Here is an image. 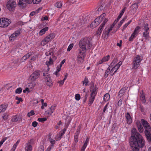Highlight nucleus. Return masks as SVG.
<instances>
[{"label": "nucleus", "mask_w": 151, "mask_h": 151, "mask_svg": "<svg viewBox=\"0 0 151 151\" xmlns=\"http://www.w3.org/2000/svg\"><path fill=\"white\" fill-rule=\"evenodd\" d=\"M140 100L143 103H145L146 101V99L145 95H140Z\"/></svg>", "instance_id": "obj_33"}, {"label": "nucleus", "mask_w": 151, "mask_h": 151, "mask_svg": "<svg viewBox=\"0 0 151 151\" xmlns=\"http://www.w3.org/2000/svg\"><path fill=\"white\" fill-rule=\"evenodd\" d=\"M75 98L76 100H79L81 98L80 95H75Z\"/></svg>", "instance_id": "obj_56"}, {"label": "nucleus", "mask_w": 151, "mask_h": 151, "mask_svg": "<svg viewBox=\"0 0 151 151\" xmlns=\"http://www.w3.org/2000/svg\"><path fill=\"white\" fill-rule=\"evenodd\" d=\"M48 28L47 27H45L44 28L40 30L39 32V34L41 35H42L44 34L46 31H47L48 30Z\"/></svg>", "instance_id": "obj_23"}, {"label": "nucleus", "mask_w": 151, "mask_h": 151, "mask_svg": "<svg viewBox=\"0 0 151 151\" xmlns=\"http://www.w3.org/2000/svg\"><path fill=\"white\" fill-rule=\"evenodd\" d=\"M140 28V27L139 26H137L134 29V30L133 33V34H135L136 35L137 34V31Z\"/></svg>", "instance_id": "obj_44"}, {"label": "nucleus", "mask_w": 151, "mask_h": 151, "mask_svg": "<svg viewBox=\"0 0 151 151\" xmlns=\"http://www.w3.org/2000/svg\"><path fill=\"white\" fill-rule=\"evenodd\" d=\"M127 17L126 16L124 18L119 22V23L118 24V25H120V26H121V25L122 24V23L124 22L125 20L127 19Z\"/></svg>", "instance_id": "obj_43"}, {"label": "nucleus", "mask_w": 151, "mask_h": 151, "mask_svg": "<svg viewBox=\"0 0 151 151\" xmlns=\"http://www.w3.org/2000/svg\"><path fill=\"white\" fill-rule=\"evenodd\" d=\"M18 120V118L17 116V115H15L13 116L11 121L12 122H17Z\"/></svg>", "instance_id": "obj_34"}, {"label": "nucleus", "mask_w": 151, "mask_h": 151, "mask_svg": "<svg viewBox=\"0 0 151 151\" xmlns=\"http://www.w3.org/2000/svg\"><path fill=\"white\" fill-rule=\"evenodd\" d=\"M64 82V81L63 80H61L58 81V83H59L60 85H62L63 84Z\"/></svg>", "instance_id": "obj_64"}, {"label": "nucleus", "mask_w": 151, "mask_h": 151, "mask_svg": "<svg viewBox=\"0 0 151 151\" xmlns=\"http://www.w3.org/2000/svg\"><path fill=\"white\" fill-rule=\"evenodd\" d=\"M41 71L39 70H37L34 71L30 76L29 80L32 81H35L40 76Z\"/></svg>", "instance_id": "obj_4"}, {"label": "nucleus", "mask_w": 151, "mask_h": 151, "mask_svg": "<svg viewBox=\"0 0 151 151\" xmlns=\"http://www.w3.org/2000/svg\"><path fill=\"white\" fill-rule=\"evenodd\" d=\"M141 123L145 129V133L146 137L149 142H151V127L148 122L144 119L141 120Z\"/></svg>", "instance_id": "obj_3"}, {"label": "nucleus", "mask_w": 151, "mask_h": 151, "mask_svg": "<svg viewBox=\"0 0 151 151\" xmlns=\"http://www.w3.org/2000/svg\"><path fill=\"white\" fill-rule=\"evenodd\" d=\"M85 56L84 52H82L81 50H79L77 57V62L78 63H81L84 61Z\"/></svg>", "instance_id": "obj_8"}, {"label": "nucleus", "mask_w": 151, "mask_h": 151, "mask_svg": "<svg viewBox=\"0 0 151 151\" xmlns=\"http://www.w3.org/2000/svg\"><path fill=\"white\" fill-rule=\"evenodd\" d=\"M87 145L86 144H84L82 147L81 151H84L85 149L86 148Z\"/></svg>", "instance_id": "obj_55"}, {"label": "nucleus", "mask_w": 151, "mask_h": 151, "mask_svg": "<svg viewBox=\"0 0 151 151\" xmlns=\"http://www.w3.org/2000/svg\"><path fill=\"white\" fill-rule=\"evenodd\" d=\"M125 116L127 119V123L129 124H131L132 122V119L129 113L128 112L126 113L125 114Z\"/></svg>", "instance_id": "obj_17"}, {"label": "nucleus", "mask_w": 151, "mask_h": 151, "mask_svg": "<svg viewBox=\"0 0 151 151\" xmlns=\"http://www.w3.org/2000/svg\"><path fill=\"white\" fill-rule=\"evenodd\" d=\"M110 58V55H108L107 56L104 57L99 62V64H101L103 62L107 61Z\"/></svg>", "instance_id": "obj_19"}, {"label": "nucleus", "mask_w": 151, "mask_h": 151, "mask_svg": "<svg viewBox=\"0 0 151 151\" xmlns=\"http://www.w3.org/2000/svg\"><path fill=\"white\" fill-rule=\"evenodd\" d=\"M52 147H53L52 145H49L45 151H50V150ZM38 151H44V150L42 148L39 149L38 150Z\"/></svg>", "instance_id": "obj_30"}, {"label": "nucleus", "mask_w": 151, "mask_h": 151, "mask_svg": "<svg viewBox=\"0 0 151 151\" xmlns=\"http://www.w3.org/2000/svg\"><path fill=\"white\" fill-rule=\"evenodd\" d=\"M100 17H98L96 18L94 21L96 23H99V24L101 22V21H102L101 20V19H100Z\"/></svg>", "instance_id": "obj_42"}, {"label": "nucleus", "mask_w": 151, "mask_h": 151, "mask_svg": "<svg viewBox=\"0 0 151 151\" xmlns=\"http://www.w3.org/2000/svg\"><path fill=\"white\" fill-rule=\"evenodd\" d=\"M17 147V146L14 145L11 150V151H14Z\"/></svg>", "instance_id": "obj_58"}, {"label": "nucleus", "mask_w": 151, "mask_h": 151, "mask_svg": "<svg viewBox=\"0 0 151 151\" xmlns=\"http://www.w3.org/2000/svg\"><path fill=\"white\" fill-rule=\"evenodd\" d=\"M45 112L46 114H47L49 116L51 115L52 113H53L50 108H48Z\"/></svg>", "instance_id": "obj_31"}, {"label": "nucleus", "mask_w": 151, "mask_h": 151, "mask_svg": "<svg viewBox=\"0 0 151 151\" xmlns=\"http://www.w3.org/2000/svg\"><path fill=\"white\" fill-rule=\"evenodd\" d=\"M11 23V21L6 18H2L0 20V27H6Z\"/></svg>", "instance_id": "obj_5"}, {"label": "nucleus", "mask_w": 151, "mask_h": 151, "mask_svg": "<svg viewBox=\"0 0 151 151\" xmlns=\"http://www.w3.org/2000/svg\"><path fill=\"white\" fill-rule=\"evenodd\" d=\"M110 67H109L106 70V71L105 72V74H104V77L105 78H107L109 74L110 73L111 71L110 72Z\"/></svg>", "instance_id": "obj_26"}, {"label": "nucleus", "mask_w": 151, "mask_h": 151, "mask_svg": "<svg viewBox=\"0 0 151 151\" xmlns=\"http://www.w3.org/2000/svg\"><path fill=\"white\" fill-rule=\"evenodd\" d=\"M62 5V3L60 1H58L56 2L55 4V6L57 8H60Z\"/></svg>", "instance_id": "obj_29"}, {"label": "nucleus", "mask_w": 151, "mask_h": 151, "mask_svg": "<svg viewBox=\"0 0 151 151\" xmlns=\"http://www.w3.org/2000/svg\"><path fill=\"white\" fill-rule=\"evenodd\" d=\"M99 25V23H96L95 21L92 22L90 25V27L92 28H94L96 27Z\"/></svg>", "instance_id": "obj_27"}, {"label": "nucleus", "mask_w": 151, "mask_h": 151, "mask_svg": "<svg viewBox=\"0 0 151 151\" xmlns=\"http://www.w3.org/2000/svg\"><path fill=\"white\" fill-rule=\"evenodd\" d=\"M130 144L133 151H138L139 147L142 148L145 144V142L142 136L139 133L137 132L136 129L134 128L131 130Z\"/></svg>", "instance_id": "obj_1"}, {"label": "nucleus", "mask_w": 151, "mask_h": 151, "mask_svg": "<svg viewBox=\"0 0 151 151\" xmlns=\"http://www.w3.org/2000/svg\"><path fill=\"white\" fill-rule=\"evenodd\" d=\"M108 103H107L104 106V110H103V112H105L106 111V110L107 109V107L108 106Z\"/></svg>", "instance_id": "obj_60"}, {"label": "nucleus", "mask_w": 151, "mask_h": 151, "mask_svg": "<svg viewBox=\"0 0 151 151\" xmlns=\"http://www.w3.org/2000/svg\"><path fill=\"white\" fill-rule=\"evenodd\" d=\"M38 123L37 122L34 121L32 123V125L34 127H36Z\"/></svg>", "instance_id": "obj_52"}, {"label": "nucleus", "mask_w": 151, "mask_h": 151, "mask_svg": "<svg viewBox=\"0 0 151 151\" xmlns=\"http://www.w3.org/2000/svg\"><path fill=\"white\" fill-rule=\"evenodd\" d=\"M78 136H74V140L75 142H77L78 141Z\"/></svg>", "instance_id": "obj_59"}, {"label": "nucleus", "mask_w": 151, "mask_h": 151, "mask_svg": "<svg viewBox=\"0 0 151 151\" xmlns=\"http://www.w3.org/2000/svg\"><path fill=\"white\" fill-rule=\"evenodd\" d=\"M126 90V88H122L119 91V94H123L125 93Z\"/></svg>", "instance_id": "obj_35"}, {"label": "nucleus", "mask_w": 151, "mask_h": 151, "mask_svg": "<svg viewBox=\"0 0 151 151\" xmlns=\"http://www.w3.org/2000/svg\"><path fill=\"white\" fill-rule=\"evenodd\" d=\"M110 98V95H104V100L106 101H108Z\"/></svg>", "instance_id": "obj_37"}, {"label": "nucleus", "mask_w": 151, "mask_h": 151, "mask_svg": "<svg viewBox=\"0 0 151 151\" xmlns=\"http://www.w3.org/2000/svg\"><path fill=\"white\" fill-rule=\"evenodd\" d=\"M40 101L42 105L41 108L42 109H43L45 107H47V104L46 102H44V100L43 99H40Z\"/></svg>", "instance_id": "obj_20"}, {"label": "nucleus", "mask_w": 151, "mask_h": 151, "mask_svg": "<svg viewBox=\"0 0 151 151\" xmlns=\"http://www.w3.org/2000/svg\"><path fill=\"white\" fill-rule=\"evenodd\" d=\"M108 21V19L107 18H105L103 22V23L101 24V25L104 26V25Z\"/></svg>", "instance_id": "obj_53"}, {"label": "nucleus", "mask_w": 151, "mask_h": 151, "mask_svg": "<svg viewBox=\"0 0 151 151\" xmlns=\"http://www.w3.org/2000/svg\"><path fill=\"white\" fill-rule=\"evenodd\" d=\"M136 124L139 132H143L144 129L143 127L139 121H138L136 122Z\"/></svg>", "instance_id": "obj_18"}, {"label": "nucleus", "mask_w": 151, "mask_h": 151, "mask_svg": "<svg viewBox=\"0 0 151 151\" xmlns=\"http://www.w3.org/2000/svg\"><path fill=\"white\" fill-rule=\"evenodd\" d=\"M41 0H32V1L34 4H37L40 3Z\"/></svg>", "instance_id": "obj_54"}, {"label": "nucleus", "mask_w": 151, "mask_h": 151, "mask_svg": "<svg viewBox=\"0 0 151 151\" xmlns=\"http://www.w3.org/2000/svg\"><path fill=\"white\" fill-rule=\"evenodd\" d=\"M31 3V0H19L18 4L22 8H25L27 4H29Z\"/></svg>", "instance_id": "obj_10"}, {"label": "nucleus", "mask_w": 151, "mask_h": 151, "mask_svg": "<svg viewBox=\"0 0 151 151\" xmlns=\"http://www.w3.org/2000/svg\"><path fill=\"white\" fill-rule=\"evenodd\" d=\"M22 88H18L16 90L15 92L16 93L19 94L22 92Z\"/></svg>", "instance_id": "obj_39"}, {"label": "nucleus", "mask_w": 151, "mask_h": 151, "mask_svg": "<svg viewBox=\"0 0 151 151\" xmlns=\"http://www.w3.org/2000/svg\"><path fill=\"white\" fill-rule=\"evenodd\" d=\"M32 141L30 140L28 143L26 144L25 149L26 151H32V147L31 144Z\"/></svg>", "instance_id": "obj_14"}, {"label": "nucleus", "mask_w": 151, "mask_h": 151, "mask_svg": "<svg viewBox=\"0 0 151 151\" xmlns=\"http://www.w3.org/2000/svg\"><path fill=\"white\" fill-rule=\"evenodd\" d=\"M122 100L121 99H120L118 103V105L119 106H120L122 104Z\"/></svg>", "instance_id": "obj_63"}, {"label": "nucleus", "mask_w": 151, "mask_h": 151, "mask_svg": "<svg viewBox=\"0 0 151 151\" xmlns=\"http://www.w3.org/2000/svg\"><path fill=\"white\" fill-rule=\"evenodd\" d=\"M148 25L147 24H146L144 25L145 31L143 32V36L146 38H147V37L149 34V32H148V30L149 29V28L148 27Z\"/></svg>", "instance_id": "obj_13"}, {"label": "nucleus", "mask_w": 151, "mask_h": 151, "mask_svg": "<svg viewBox=\"0 0 151 151\" xmlns=\"http://www.w3.org/2000/svg\"><path fill=\"white\" fill-rule=\"evenodd\" d=\"M56 106L55 105H52L50 108L51 110L53 112H54L56 109Z\"/></svg>", "instance_id": "obj_50"}, {"label": "nucleus", "mask_w": 151, "mask_h": 151, "mask_svg": "<svg viewBox=\"0 0 151 151\" xmlns=\"http://www.w3.org/2000/svg\"><path fill=\"white\" fill-rule=\"evenodd\" d=\"M117 61V59L116 58H115L113 60V62L111 64L110 66L112 67L113 65H114V64H115V63H116Z\"/></svg>", "instance_id": "obj_51"}, {"label": "nucleus", "mask_w": 151, "mask_h": 151, "mask_svg": "<svg viewBox=\"0 0 151 151\" xmlns=\"http://www.w3.org/2000/svg\"><path fill=\"white\" fill-rule=\"evenodd\" d=\"M95 98V95H91L89 99L88 104L89 105H91L93 103Z\"/></svg>", "instance_id": "obj_21"}, {"label": "nucleus", "mask_w": 151, "mask_h": 151, "mask_svg": "<svg viewBox=\"0 0 151 151\" xmlns=\"http://www.w3.org/2000/svg\"><path fill=\"white\" fill-rule=\"evenodd\" d=\"M132 22V20L130 21L129 22H128L127 23H126L123 27V29H122L123 31L128 26V25L131 23Z\"/></svg>", "instance_id": "obj_46"}, {"label": "nucleus", "mask_w": 151, "mask_h": 151, "mask_svg": "<svg viewBox=\"0 0 151 151\" xmlns=\"http://www.w3.org/2000/svg\"><path fill=\"white\" fill-rule=\"evenodd\" d=\"M119 68H116V65L114 66L113 68H112L111 70V72L112 73L113 71H114V72L113 73V74H114L118 70Z\"/></svg>", "instance_id": "obj_41"}, {"label": "nucleus", "mask_w": 151, "mask_h": 151, "mask_svg": "<svg viewBox=\"0 0 151 151\" xmlns=\"http://www.w3.org/2000/svg\"><path fill=\"white\" fill-rule=\"evenodd\" d=\"M16 2L13 0H9L8 2L7 6L8 9L10 11H12V9L16 6Z\"/></svg>", "instance_id": "obj_9"}, {"label": "nucleus", "mask_w": 151, "mask_h": 151, "mask_svg": "<svg viewBox=\"0 0 151 151\" xmlns=\"http://www.w3.org/2000/svg\"><path fill=\"white\" fill-rule=\"evenodd\" d=\"M73 44H70V45L69 46L67 50L68 51H70L72 49V47H73Z\"/></svg>", "instance_id": "obj_47"}, {"label": "nucleus", "mask_w": 151, "mask_h": 151, "mask_svg": "<svg viewBox=\"0 0 151 151\" xmlns=\"http://www.w3.org/2000/svg\"><path fill=\"white\" fill-rule=\"evenodd\" d=\"M49 141L51 144V145H52L53 147V145L55 143V141L54 139H53L52 138L50 137L49 139Z\"/></svg>", "instance_id": "obj_36"}, {"label": "nucleus", "mask_w": 151, "mask_h": 151, "mask_svg": "<svg viewBox=\"0 0 151 151\" xmlns=\"http://www.w3.org/2000/svg\"><path fill=\"white\" fill-rule=\"evenodd\" d=\"M131 9L134 10H136L138 7L137 4L136 3L133 4L131 6Z\"/></svg>", "instance_id": "obj_32"}, {"label": "nucleus", "mask_w": 151, "mask_h": 151, "mask_svg": "<svg viewBox=\"0 0 151 151\" xmlns=\"http://www.w3.org/2000/svg\"><path fill=\"white\" fill-rule=\"evenodd\" d=\"M122 62L120 61L116 65V68H119L120 66L122 65Z\"/></svg>", "instance_id": "obj_57"}, {"label": "nucleus", "mask_w": 151, "mask_h": 151, "mask_svg": "<svg viewBox=\"0 0 151 151\" xmlns=\"http://www.w3.org/2000/svg\"><path fill=\"white\" fill-rule=\"evenodd\" d=\"M98 88L96 85L94 86V83L91 82L90 87V91L91 92V94H96L97 93Z\"/></svg>", "instance_id": "obj_11"}, {"label": "nucleus", "mask_w": 151, "mask_h": 151, "mask_svg": "<svg viewBox=\"0 0 151 151\" xmlns=\"http://www.w3.org/2000/svg\"><path fill=\"white\" fill-rule=\"evenodd\" d=\"M135 35H136L133 34V33L132 34L131 37L129 38V41H132V40H133V38L135 37Z\"/></svg>", "instance_id": "obj_48"}, {"label": "nucleus", "mask_w": 151, "mask_h": 151, "mask_svg": "<svg viewBox=\"0 0 151 151\" xmlns=\"http://www.w3.org/2000/svg\"><path fill=\"white\" fill-rule=\"evenodd\" d=\"M106 16V14L105 13H103L102 14H101L100 16L99 17H100V18H101V20H102L103 19V18L104 17Z\"/></svg>", "instance_id": "obj_62"}, {"label": "nucleus", "mask_w": 151, "mask_h": 151, "mask_svg": "<svg viewBox=\"0 0 151 151\" xmlns=\"http://www.w3.org/2000/svg\"><path fill=\"white\" fill-rule=\"evenodd\" d=\"M16 99L17 100V101L16 102V103L17 104H19L20 102H22L23 101V100L21 98L19 97L18 96L16 97Z\"/></svg>", "instance_id": "obj_40"}, {"label": "nucleus", "mask_w": 151, "mask_h": 151, "mask_svg": "<svg viewBox=\"0 0 151 151\" xmlns=\"http://www.w3.org/2000/svg\"><path fill=\"white\" fill-rule=\"evenodd\" d=\"M87 80H88L86 78H85L84 81H83V84H84V83H86L85 85L87 86V84L88 83V81H87Z\"/></svg>", "instance_id": "obj_61"}, {"label": "nucleus", "mask_w": 151, "mask_h": 151, "mask_svg": "<svg viewBox=\"0 0 151 151\" xmlns=\"http://www.w3.org/2000/svg\"><path fill=\"white\" fill-rule=\"evenodd\" d=\"M142 59L140 58V56L137 55L134 58V60L133 63V68L136 69L139 66L140 63Z\"/></svg>", "instance_id": "obj_7"}, {"label": "nucleus", "mask_w": 151, "mask_h": 151, "mask_svg": "<svg viewBox=\"0 0 151 151\" xmlns=\"http://www.w3.org/2000/svg\"><path fill=\"white\" fill-rule=\"evenodd\" d=\"M35 114V113L34 111L32 110L27 113V116L28 117H29L30 116H33Z\"/></svg>", "instance_id": "obj_38"}, {"label": "nucleus", "mask_w": 151, "mask_h": 151, "mask_svg": "<svg viewBox=\"0 0 151 151\" xmlns=\"http://www.w3.org/2000/svg\"><path fill=\"white\" fill-rule=\"evenodd\" d=\"M46 64L47 67H49V65H52L53 64V61L52 59L51 58H50V60L49 61H47L46 62Z\"/></svg>", "instance_id": "obj_28"}, {"label": "nucleus", "mask_w": 151, "mask_h": 151, "mask_svg": "<svg viewBox=\"0 0 151 151\" xmlns=\"http://www.w3.org/2000/svg\"><path fill=\"white\" fill-rule=\"evenodd\" d=\"M47 120V119L46 118H39L38 119V120L40 122H42L45 121Z\"/></svg>", "instance_id": "obj_49"}, {"label": "nucleus", "mask_w": 151, "mask_h": 151, "mask_svg": "<svg viewBox=\"0 0 151 151\" xmlns=\"http://www.w3.org/2000/svg\"><path fill=\"white\" fill-rule=\"evenodd\" d=\"M19 34L20 32L19 31H17L15 32V33L12 34L9 37V40L11 41L14 40Z\"/></svg>", "instance_id": "obj_15"}, {"label": "nucleus", "mask_w": 151, "mask_h": 151, "mask_svg": "<svg viewBox=\"0 0 151 151\" xmlns=\"http://www.w3.org/2000/svg\"><path fill=\"white\" fill-rule=\"evenodd\" d=\"M104 26L101 25L100 26L99 28V29L97 31V34L98 35H100L101 33V32L103 29Z\"/></svg>", "instance_id": "obj_24"}, {"label": "nucleus", "mask_w": 151, "mask_h": 151, "mask_svg": "<svg viewBox=\"0 0 151 151\" xmlns=\"http://www.w3.org/2000/svg\"><path fill=\"white\" fill-rule=\"evenodd\" d=\"M7 139L6 137L2 139L0 141V146H1L3 144V143Z\"/></svg>", "instance_id": "obj_45"}, {"label": "nucleus", "mask_w": 151, "mask_h": 151, "mask_svg": "<svg viewBox=\"0 0 151 151\" xmlns=\"http://www.w3.org/2000/svg\"><path fill=\"white\" fill-rule=\"evenodd\" d=\"M55 37V34L53 33H51L46 37L41 42L42 45H44L53 39Z\"/></svg>", "instance_id": "obj_6"}, {"label": "nucleus", "mask_w": 151, "mask_h": 151, "mask_svg": "<svg viewBox=\"0 0 151 151\" xmlns=\"http://www.w3.org/2000/svg\"><path fill=\"white\" fill-rule=\"evenodd\" d=\"M45 81H46V84L47 86H52V81L49 75H47V76H46L45 78Z\"/></svg>", "instance_id": "obj_16"}, {"label": "nucleus", "mask_w": 151, "mask_h": 151, "mask_svg": "<svg viewBox=\"0 0 151 151\" xmlns=\"http://www.w3.org/2000/svg\"><path fill=\"white\" fill-rule=\"evenodd\" d=\"M32 87H31L30 88H26L25 90H23V92L24 93H28L32 91Z\"/></svg>", "instance_id": "obj_25"}, {"label": "nucleus", "mask_w": 151, "mask_h": 151, "mask_svg": "<svg viewBox=\"0 0 151 151\" xmlns=\"http://www.w3.org/2000/svg\"><path fill=\"white\" fill-rule=\"evenodd\" d=\"M91 39L89 37H86L83 40H81L79 44V46L81 49L83 51L90 49L91 46Z\"/></svg>", "instance_id": "obj_2"}, {"label": "nucleus", "mask_w": 151, "mask_h": 151, "mask_svg": "<svg viewBox=\"0 0 151 151\" xmlns=\"http://www.w3.org/2000/svg\"><path fill=\"white\" fill-rule=\"evenodd\" d=\"M66 130L64 128L59 133H58L55 137V139L56 141L60 140L62 138V136L65 133Z\"/></svg>", "instance_id": "obj_12"}, {"label": "nucleus", "mask_w": 151, "mask_h": 151, "mask_svg": "<svg viewBox=\"0 0 151 151\" xmlns=\"http://www.w3.org/2000/svg\"><path fill=\"white\" fill-rule=\"evenodd\" d=\"M7 106L6 104H2L0 105V113L2 111H4L6 110Z\"/></svg>", "instance_id": "obj_22"}]
</instances>
